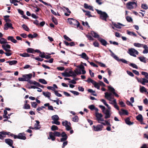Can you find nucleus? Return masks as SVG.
Instances as JSON below:
<instances>
[{"label": "nucleus", "instance_id": "obj_1", "mask_svg": "<svg viewBox=\"0 0 148 148\" xmlns=\"http://www.w3.org/2000/svg\"><path fill=\"white\" fill-rule=\"evenodd\" d=\"M96 10L98 14L100 15V18L102 20L106 21H107V19L109 16L106 13L97 9H96Z\"/></svg>", "mask_w": 148, "mask_h": 148}, {"label": "nucleus", "instance_id": "obj_2", "mask_svg": "<svg viewBox=\"0 0 148 148\" xmlns=\"http://www.w3.org/2000/svg\"><path fill=\"white\" fill-rule=\"evenodd\" d=\"M137 6V3L134 1L129 2L126 4V7L129 10L135 8Z\"/></svg>", "mask_w": 148, "mask_h": 148}, {"label": "nucleus", "instance_id": "obj_3", "mask_svg": "<svg viewBox=\"0 0 148 148\" xmlns=\"http://www.w3.org/2000/svg\"><path fill=\"white\" fill-rule=\"evenodd\" d=\"M128 53L131 56L136 57V55H138L139 54V52L134 49L131 48L128 49Z\"/></svg>", "mask_w": 148, "mask_h": 148}, {"label": "nucleus", "instance_id": "obj_4", "mask_svg": "<svg viewBox=\"0 0 148 148\" xmlns=\"http://www.w3.org/2000/svg\"><path fill=\"white\" fill-rule=\"evenodd\" d=\"M62 124L63 126H65L66 128V130L67 131H69L72 129L71 127V123L70 122H68L67 121L62 122Z\"/></svg>", "mask_w": 148, "mask_h": 148}, {"label": "nucleus", "instance_id": "obj_5", "mask_svg": "<svg viewBox=\"0 0 148 148\" xmlns=\"http://www.w3.org/2000/svg\"><path fill=\"white\" fill-rule=\"evenodd\" d=\"M95 115L97 120L99 122H100V121H104L102 118L103 116L101 113H99L98 112H96L95 113Z\"/></svg>", "mask_w": 148, "mask_h": 148}, {"label": "nucleus", "instance_id": "obj_6", "mask_svg": "<svg viewBox=\"0 0 148 148\" xmlns=\"http://www.w3.org/2000/svg\"><path fill=\"white\" fill-rule=\"evenodd\" d=\"M3 49L5 51L8 52H11L12 51L10 49H10L11 48V46L8 44L3 45H2Z\"/></svg>", "mask_w": 148, "mask_h": 148}, {"label": "nucleus", "instance_id": "obj_7", "mask_svg": "<svg viewBox=\"0 0 148 148\" xmlns=\"http://www.w3.org/2000/svg\"><path fill=\"white\" fill-rule=\"evenodd\" d=\"M12 24L10 23H7L4 25V29L5 30H7L9 28L11 29H14V27L12 26Z\"/></svg>", "mask_w": 148, "mask_h": 148}, {"label": "nucleus", "instance_id": "obj_8", "mask_svg": "<svg viewBox=\"0 0 148 148\" xmlns=\"http://www.w3.org/2000/svg\"><path fill=\"white\" fill-rule=\"evenodd\" d=\"M16 138L25 140L26 139V138L25 136V135L24 133H19L18 135H16Z\"/></svg>", "mask_w": 148, "mask_h": 148}, {"label": "nucleus", "instance_id": "obj_9", "mask_svg": "<svg viewBox=\"0 0 148 148\" xmlns=\"http://www.w3.org/2000/svg\"><path fill=\"white\" fill-rule=\"evenodd\" d=\"M32 74L31 73H30L28 74H25L22 75V77H24L25 81L28 82L32 77Z\"/></svg>", "mask_w": 148, "mask_h": 148}, {"label": "nucleus", "instance_id": "obj_10", "mask_svg": "<svg viewBox=\"0 0 148 148\" xmlns=\"http://www.w3.org/2000/svg\"><path fill=\"white\" fill-rule=\"evenodd\" d=\"M103 112L105 114V118L106 119L110 117L111 114L109 110H106V109Z\"/></svg>", "mask_w": 148, "mask_h": 148}, {"label": "nucleus", "instance_id": "obj_11", "mask_svg": "<svg viewBox=\"0 0 148 148\" xmlns=\"http://www.w3.org/2000/svg\"><path fill=\"white\" fill-rule=\"evenodd\" d=\"M5 142L10 146H11L13 145L14 143L13 140L10 138L5 139Z\"/></svg>", "mask_w": 148, "mask_h": 148}, {"label": "nucleus", "instance_id": "obj_12", "mask_svg": "<svg viewBox=\"0 0 148 148\" xmlns=\"http://www.w3.org/2000/svg\"><path fill=\"white\" fill-rule=\"evenodd\" d=\"M49 137H48V139H51L52 141H54L56 139V137L53 135V132H49Z\"/></svg>", "mask_w": 148, "mask_h": 148}, {"label": "nucleus", "instance_id": "obj_13", "mask_svg": "<svg viewBox=\"0 0 148 148\" xmlns=\"http://www.w3.org/2000/svg\"><path fill=\"white\" fill-rule=\"evenodd\" d=\"M94 127V130L95 131H100L102 130V128L103 127L102 125H98L96 127H95V126H93Z\"/></svg>", "mask_w": 148, "mask_h": 148}, {"label": "nucleus", "instance_id": "obj_14", "mask_svg": "<svg viewBox=\"0 0 148 148\" xmlns=\"http://www.w3.org/2000/svg\"><path fill=\"white\" fill-rule=\"evenodd\" d=\"M78 68H79L82 71V73L83 74H84L86 73V71L84 70V67L82 64H80L79 65H78L77 66Z\"/></svg>", "mask_w": 148, "mask_h": 148}, {"label": "nucleus", "instance_id": "obj_15", "mask_svg": "<svg viewBox=\"0 0 148 148\" xmlns=\"http://www.w3.org/2000/svg\"><path fill=\"white\" fill-rule=\"evenodd\" d=\"M72 25L74 26L76 25L77 27H78L80 25V23L77 20L72 18Z\"/></svg>", "mask_w": 148, "mask_h": 148}, {"label": "nucleus", "instance_id": "obj_16", "mask_svg": "<svg viewBox=\"0 0 148 148\" xmlns=\"http://www.w3.org/2000/svg\"><path fill=\"white\" fill-rule=\"evenodd\" d=\"M7 40H8L11 41L14 43H16L17 42V41L14 38L13 36H8L7 37Z\"/></svg>", "mask_w": 148, "mask_h": 148}, {"label": "nucleus", "instance_id": "obj_17", "mask_svg": "<svg viewBox=\"0 0 148 148\" xmlns=\"http://www.w3.org/2000/svg\"><path fill=\"white\" fill-rule=\"evenodd\" d=\"M92 31H91L90 33H88V34L86 35V36L88 38V39L92 40Z\"/></svg>", "mask_w": 148, "mask_h": 148}, {"label": "nucleus", "instance_id": "obj_18", "mask_svg": "<svg viewBox=\"0 0 148 148\" xmlns=\"http://www.w3.org/2000/svg\"><path fill=\"white\" fill-rule=\"evenodd\" d=\"M36 123L34 125V129L35 130H39L40 128V122L36 120Z\"/></svg>", "mask_w": 148, "mask_h": 148}, {"label": "nucleus", "instance_id": "obj_19", "mask_svg": "<svg viewBox=\"0 0 148 148\" xmlns=\"http://www.w3.org/2000/svg\"><path fill=\"white\" fill-rule=\"evenodd\" d=\"M99 41L100 42L102 45L105 46H106L108 44L106 40L101 38Z\"/></svg>", "mask_w": 148, "mask_h": 148}, {"label": "nucleus", "instance_id": "obj_20", "mask_svg": "<svg viewBox=\"0 0 148 148\" xmlns=\"http://www.w3.org/2000/svg\"><path fill=\"white\" fill-rule=\"evenodd\" d=\"M93 37L97 38L98 40L101 38L97 33L94 31H93Z\"/></svg>", "mask_w": 148, "mask_h": 148}, {"label": "nucleus", "instance_id": "obj_21", "mask_svg": "<svg viewBox=\"0 0 148 148\" xmlns=\"http://www.w3.org/2000/svg\"><path fill=\"white\" fill-rule=\"evenodd\" d=\"M42 94L46 97H47L49 99H50V98L51 96V93L50 92L48 91L45 92H43Z\"/></svg>", "mask_w": 148, "mask_h": 148}, {"label": "nucleus", "instance_id": "obj_22", "mask_svg": "<svg viewBox=\"0 0 148 148\" xmlns=\"http://www.w3.org/2000/svg\"><path fill=\"white\" fill-rule=\"evenodd\" d=\"M17 61L15 60L8 61L6 62V63H8L10 65H15L17 63Z\"/></svg>", "mask_w": 148, "mask_h": 148}, {"label": "nucleus", "instance_id": "obj_23", "mask_svg": "<svg viewBox=\"0 0 148 148\" xmlns=\"http://www.w3.org/2000/svg\"><path fill=\"white\" fill-rule=\"evenodd\" d=\"M6 133L7 132L3 131L0 132V139H3L4 137H5V134H7Z\"/></svg>", "mask_w": 148, "mask_h": 148}, {"label": "nucleus", "instance_id": "obj_24", "mask_svg": "<svg viewBox=\"0 0 148 148\" xmlns=\"http://www.w3.org/2000/svg\"><path fill=\"white\" fill-rule=\"evenodd\" d=\"M121 111H122V112L119 111V114L120 115H121L122 114H125L126 115H128V113L127 112V111L123 109H121Z\"/></svg>", "mask_w": 148, "mask_h": 148}, {"label": "nucleus", "instance_id": "obj_25", "mask_svg": "<svg viewBox=\"0 0 148 148\" xmlns=\"http://www.w3.org/2000/svg\"><path fill=\"white\" fill-rule=\"evenodd\" d=\"M81 58L86 60H88L89 59L86 54L85 53H82V54L79 55Z\"/></svg>", "mask_w": 148, "mask_h": 148}, {"label": "nucleus", "instance_id": "obj_26", "mask_svg": "<svg viewBox=\"0 0 148 148\" xmlns=\"http://www.w3.org/2000/svg\"><path fill=\"white\" fill-rule=\"evenodd\" d=\"M140 91L141 93H143V92H147V90L143 86H140Z\"/></svg>", "mask_w": 148, "mask_h": 148}, {"label": "nucleus", "instance_id": "obj_27", "mask_svg": "<svg viewBox=\"0 0 148 148\" xmlns=\"http://www.w3.org/2000/svg\"><path fill=\"white\" fill-rule=\"evenodd\" d=\"M84 7L86 9H88L92 10V7L91 6L88 5L86 3H84Z\"/></svg>", "mask_w": 148, "mask_h": 148}, {"label": "nucleus", "instance_id": "obj_28", "mask_svg": "<svg viewBox=\"0 0 148 148\" xmlns=\"http://www.w3.org/2000/svg\"><path fill=\"white\" fill-rule=\"evenodd\" d=\"M19 55L20 56H22L23 57H30V54H28L27 53L24 52L23 53H19Z\"/></svg>", "mask_w": 148, "mask_h": 148}, {"label": "nucleus", "instance_id": "obj_29", "mask_svg": "<svg viewBox=\"0 0 148 148\" xmlns=\"http://www.w3.org/2000/svg\"><path fill=\"white\" fill-rule=\"evenodd\" d=\"M112 24L116 27L118 29H121V26H120V23H116L113 22H112Z\"/></svg>", "mask_w": 148, "mask_h": 148}, {"label": "nucleus", "instance_id": "obj_30", "mask_svg": "<svg viewBox=\"0 0 148 148\" xmlns=\"http://www.w3.org/2000/svg\"><path fill=\"white\" fill-rule=\"evenodd\" d=\"M136 119L140 122H142L143 121V117L142 115L139 114L136 116Z\"/></svg>", "mask_w": 148, "mask_h": 148}, {"label": "nucleus", "instance_id": "obj_31", "mask_svg": "<svg viewBox=\"0 0 148 148\" xmlns=\"http://www.w3.org/2000/svg\"><path fill=\"white\" fill-rule=\"evenodd\" d=\"M4 18V20L5 22L7 23V22H11V20L8 18L10 17V16L9 15H5L3 16Z\"/></svg>", "mask_w": 148, "mask_h": 148}, {"label": "nucleus", "instance_id": "obj_32", "mask_svg": "<svg viewBox=\"0 0 148 148\" xmlns=\"http://www.w3.org/2000/svg\"><path fill=\"white\" fill-rule=\"evenodd\" d=\"M8 42H7V40L6 39H5L4 38H1V39H0V43L2 44H4L7 43Z\"/></svg>", "mask_w": 148, "mask_h": 148}, {"label": "nucleus", "instance_id": "obj_33", "mask_svg": "<svg viewBox=\"0 0 148 148\" xmlns=\"http://www.w3.org/2000/svg\"><path fill=\"white\" fill-rule=\"evenodd\" d=\"M138 58L142 62H143L144 63H146V61L145 60L146 58L145 57H140Z\"/></svg>", "mask_w": 148, "mask_h": 148}, {"label": "nucleus", "instance_id": "obj_34", "mask_svg": "<svg viewBox=\"0 0 148 148\" xmlns=\"http://www.w3.org/2000/svg\"><path fill=\"white\" fill-rule=\"evenodd\" d=\"M26 51L28 53H34V50L32 48H28L26 50Z\"/></svg>", "mask_w": 148, "mask_h": 148}, {"label": "nucleus", "instance_id": "obj_35", "mask_svg": "<svg viewBox=\"0 0 148 148\" xmlns=\"http://www.w3.org/2000/svg\"><path fill=\"white\" fill-rule=\"evenodd\" d=\"M93 85L94 87L98 89H99L100 86L99 83L93 81Z\"/></svg>", "mask_w": 148, "mask_h": 148}, {"label": "nucleus", "instance_id": "obj_36", "mask_svg": "<svg viewBox=\"0 0 148 148\" xmlns=\"http://www.w3.org/2000/svg\"><path fill=\"white\" fill-rule=\"evenodd\" d=\"M53 133L55 137L56 136L60 137L61 136V133L59 132L55 131L53 132Z\"/></svg>", "mask_w": 148, "mask_h": 148}, {"label": "nucleus", "instance_id": "obj_37", "mask_svg": "<svg viewBox=\"0 0 148 148\" xmlns=\"http://www.w3.org/2000/svg\"><path fill=\"white\" fill-rule=\"evenodd\" d=\"M125 121L126 123L128 125H132L133 124V122H131L130 121V119L129 118H127L125 120Z\"/></svg>", "mask_w": 148, "mask_h": 148}, {"label": "nucleus", "instance_id": "obj_38", "mask_svg": "<svg viewBox=\"0 0 148 148\" xmlns=\"http://www.w3.org/2000/svg\"><path fill=\"white\" fill-rule=\"evenodd\" d=\"M62 75L65 77H70L71 76V74H69L68 73L66 72L62 73Z\"/></svg>", "mask_w": 148, "mask_h": 148}, {"label": "nucleus", "instance_id": "obj_39", "mask_svg": "<svg viewBox=\"0 0 148 148\" xmlns=\"http://www.w3.org/2000/svg\"><path fill=\"white\" fill-rule=\"evenodd\" d=\"M74 72L77 74V75H80L82 74L81 69H79L78 68L75 69V70L74 71Z\"/></svg>", "mask_w": 148, "mask_h": 148}, {"label": "nucleus", "instance_id": "obj_40", "mask_svg": "<svg viewBox=\"0 0 148 148\" xmlns=\"http://www.w3.org/2000/svg\"><path fill=\"white\" fill-rule=\"evenodd\" d=\"M52 119L54 121L57 120L58 121L59 118L58 116L57 115H53L52 116Z\"/></svg>", "mask_w": 148, "mask_h": 148}, {"label": "nucleus", "instance_id": "obj_41", "mask_svg": "<svg viewBox=\"0 0 148 148\" xmlns=\"http://www.w3.org/2000/svg\"><path fill=\"white\" fill-rule=\"evenodd\" d=\"M22 27L23 29L26 31H28L29 30V28L25 24L23 25Z\"/></svg>", "mask_w": 148, "mask_h": 148}, {"label": "nucleus", "instance_id": "obj_42", "mask_svg": "<svg viewBox=\"0 0 148 148\" xmlns=\"http://www.w3.org/2000/svg\"><path fill=\"white\" fill-rule=\"evenodd\" d=\"M51 130L53 131L58 130V128L56 125H53L51 127Z\"/></svg>", "mask_w": 148, "mask_h": 148}, {"label": "nucleus", "instance_id": "obj_43", "mask_svg": "<svg viewBox=\"0 0 148 148\" xmlns=\"http://www.w3.org/2000/svg\"><path fill=\"white\" fill-rule=\"evenodd\" d=\"M78 116L77 115L74 116L72 118L73 121L75 122H78Z\"/></svg>", "mask_w": 148, "mask_h": 148}, {"label": "nucleus", "instance_id": "obj_44", "mask_svg": "<svg viewBox=\"0 0 148 148\" xmlns=\"http://www.w3.org/2000/svg\"><path fill=\"white\" fill-rule=\"evenodd\" d=\"M39 81L41 83L46 84H47V81L44 79H39Z\"/></svg>", "mask_w": 148, "mask_h": 148}, {"label": "nucleus", "instance_id": "obj_45", "mask_svg": "<svg viewBox=\"0 0 148 148\" xmlns=\"http://www.w3.org/2000/svg\"><path fill=\"white\" fill-rule=\"evenodd\" d=\"M28 83H29L31 84H34L36 86V85L37 84V82H36V81H32V80H29L28 82Z\"/></svg>", "mask_w": 148, "mask_h": 148}, {"label": "nucleus", "instance_id": "obj_46", "mask_svg": "<svg viewBox=\"0 0 148 148\" xmlns=\"http://www.w3.org/2000/svg\"><path fill=\"white\" fill-rule=\"evenodd\" d=\"M127 34L130 36H136V35L135 33L133 32H131L128 30H127Z\"/></svg>", "mask_w": 148, "mask_h": 148}, {"label": "nucleus", "instance_id": "obj_47", "mask_svg": "<svg viewBox=\"0 0 148 148\" xmlns=\"http://www.w3.org/2000/svg\"><path fill=\"white\" fill-rule=\"evenodd\" d=\"M134 45L136 47H142L143 44H141L138 43H135L134 44Z\"/></svg>", "mask_w": 148, "mask_h": 148}, {"label": "nucleus", "instance_id": "obj_48", "mask_svg": "<svg viewBox=\"0 0 148 148\" xmlns=\"http://www.w3.org/2000/svg\"><path fill=\"white\" fill-rule=\"evenodd\" d=\"M108 89L110 91L112 92L113 93V92H115V89L111 86H108Z\"/></svg>", "mask_w": 148, "mask_h": 148}, {"label": "nucleus", "instance_id": "obj_49", "mask_svg": "<svg viewBox=\"0 0 148 148\" xmlns=\"http://www.w3.org/2000/svg\"><path fill=\"white\" fill-rule=\"evenodd\" d=\"M105 97L107 99L109 97H110L112 96V93H108L107 92H106L105 93Z\"/></svg>", "mask_w": 148, "mask_h": 148}, {"label": "nucleus", "instance_id": "obj_50", "mask_svg": "<svg viewBox=\"0 0 148 148\" xmlns=\"http://www.w3.org/2000/svg\"><path fill=\"white\" fill-rule=\"evenodd\" d=\"M126 19L127 21L129 22H131L132 21V18L130 16H127L126 17Z\"/></svg>", "mask_w": 148, "mask_h": 148}, {"label": "nucleus", "instance_id": "obj_51", "mask_svg": "<svg viewBox=\"0 0 148 148\" xmlns=\"http://www.w3.org/2000/svg\"><path fill=\"white\" fill-rule=\"evenodd\" d=\"M52 22L56 25H57L58 24L57 21V19L56 18L54 17H52Z\"/></svg>", "mask_w": 148, "mask_h": 148}, {"label": "nucleus", "instance_id": "obj_52", "mask_svg": "<svg viewBox=\"0 0 148 148\" xmlns=\"http://www.w3.org/2000/svg\"><path fill=\"white\" fill-rule=\"evenodd\" d=\"M24 108L25 109H30V106L27 104H25L24 106Z\"/></svg>", "mask_w": 148, "mask_h": 148}, {"label": "nucleus", "instance_id": "obj_53", "mask_svg": "<svg viewBox=\"0 0 148 148\" xmlns=\"http://www.w3.org/2000/svg\"><path fill=\"white\" fill-rule=\"evenodd\" d=\"M143 82L142 84L143 85H145V83H148V80L145 78H143Z\"/></svg>", "mask_w": 148, "mask_h": 148}, {"label": "nucleus", "instance_id": "obj_54", "mask_svg": "<svg viewBox=\"0 0 148 148\" xmlns=\"http://www.w3.org/2000/svg\"><path fill=\"white\" fill-rule=\"evenodd\" d=\"M32 106V107L34 108H36L37 104V103L35 102H33L31 103Z\"/></svg>", "mask_w": 148, "mask_h": 148}, {"label": "nucleus", "instance_id": "obj_55", "mask_svg": "<svg viewBox=\"0 0 148 148\" xmlns=\"http://www.w3.org/2000/svg\"><path fill=\"white\" fill-rule=\"evenodd\" d=\"M141 7L143 9L147 10L148 9V7L147 5L145 4H143L141 5Z\"/></svg>", "mask_w": 148, "mask_h": 148}, {"label": "nucleus", "instance_id": "obj_56", "mask_svg": "<svg viewBox=\"0 0 148 148\" xmlns=\"http://www.w3.org/2000/svg\"><path fill=\"white\" fill-rule=\"evenodd\" d=\"M130 65L133 68H135L136 69H138V66L135 64L131 63L130 64Z\"/></svg>", "mask_w": 148, "mask_h": 148}, {"label": "nucleus", "instance_id": "obj_57", "mask_svg": "<svg viewBox=\"0 0 148 148\" xmlns=\"http://www.w3.org/2000/svg\"><path fill=\"white\" fill-rule=\"evenodd\" d=\"M55 95L59 97H61L62 96V95L58 93V91L56 90L55 91Z\"/></svg>", "mask_w": 148, "mask_h": 148}, {"label": "nucleus", "instance_id": "obj_58", "mask_svg": "<svg viewBox=\"0 0 148 148\" xmlns=\"http://www.w3.org/2000/svg\"><path fill=\"white\" fill-rule=\"evenodd\" d=\"M52 123L53 124H54L57 125H60V122L57 120L54 121H52Z\"/></svg>", "mask_w": 148, "mask_h": 148}, {"label": "nucleus", "instance_id": "obj_59", "mask_svg": "<svg viewBox=\"0 0 148 148\" xmlns=\"http://www.w3.org/2000/svg\"><path fill=\"white\" fill-rule=\"evenodd\" d=\"M93 45L95 47H98L99 46V44L98 42L96 41L93 43Z\"/></svg>", "mask_w": 148, "mask_h": 148}, {"label": "nucleus", "instance_id": "obj_60", "mask_svg": "<svg viewBox=\"0 0 148 148\" xmlns=\"http://www.w3.org/2000/svg\"><path fill=\"white\" fill-rule=\"evenodd\" d=\"M64 37L65 39L68 41H72V40L71 39L66 35L64 36Z\"/></svg>", "mask_w": 148, "mask_h": 148}, {"label": "nucleus", "instance_id": "obj_61", "mask_svg": "<svg viewBox=\"0 0 148 148\" xmlns=\"http://www.w3.org/2000/svg\"><path fill=\"white\" fill-rule=\"evenodd\" d=\"M39 56L42 58H43L45 57V53L43 52L42 53L41 52L40 53Z\"/></svg>", "mask_w": 148, "mask_h": 148}, {"label": "nucleus", "instance_id": "obj_62", "mask_svg": "<svg viewBox=\"0 0 148 148\" xmlns=\"http://www.w3.org/2000/svg\"><path fill=\"white\" fill-rule=\"evenodd\" d=\"M45 107L43 106H42L41 107H38L37 109L36 110L38 111H40L41 110H42L43 108H45Z\"/></svg>", "mask_w": 148, "mask_h": 148}, {"label": "nucleus", "instance_id": "obj_63", "mask_svg": "<svg viewBox=\"0 0 148 148\" xmlns=\"http://www.w3.org/2000/svg\"><path fill=\"white\" fill-rule=\"evenodd\" d=\"M70 92L73 93V94L76 95H79V93L77 91L73 90H70Z\"/></svg>", "mask_w": 148, "mask_h": 148}, {"label": "nucleus", "instance_id": "obj_64", "mask_svg": "<svg viewBox=\"0 0 148 148\" xmlns=\"http://www.w3.org/2000/svg\"><path fill=\"white\" fill-rule=\"evenodd\" d=\"M47 88L49 90H51L54 92L56 90L54 87L51 86H48L47 87Z\"/></svg>", "mask_w": 148, "mask_h": 148}]
</instances>
